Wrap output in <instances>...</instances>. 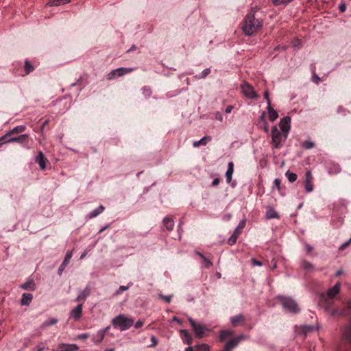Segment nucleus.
<instances>
[{
    "label": "nucleus",
    "instance_id": "obj_1",
    "mask_svg": "<svg viewBox=\"0 0 351 351\" xmlns=\"http://www.w3.org/2000/svg\"><path fill=\"white\" fill-rule=\"evenodd\" d=\"M262 27L263 21L256 16V11L254 10L247 13L242 21V30L245 36L254 35Z\"/></svg>",
    "mask_w": 351,
    "mask_h": 351
},
{
    "label": "nucleus",
    "instance_id": "obj_2",
    "mask_svg": "<svg viewBox=\"0 0 351 351\" xmlns=\"http://www.w3.org/2000/svg\"><path fill=\"white\" fill-rule=\"evenodd\" d=\"M134 319L126 317L123 314H119L112 320V324L114 328H118L121 331L129 329L134 324Z\"/></svg>",
    "mask_w": 351,
    "mask_h": 351
},
{
    "label": "nucleus",
    "instance_id": "obj_3",
    "mask_svg": "<svg viewBox=\"0 0 351 351\" xmlns=\"http://www.w3.org/2000/svg\"><path fill=\"white\" fill-rule=\"evenodd\" d=\"M277 298L280 301L283 309L287 312L296 314L300 311L297 302L292 298L284 295H278Z\"/></svg>",
    "mask_w": 351,
    "mask_h": 351
},
{
    "label": "nucleus",
    "instance_id": "obj_4",
    "mask_svg": "<svg viewBox=\"0 0 351 351\" xmlns=\"http://www.w3.org/2000/svg\"><path fill=\"white\" fill-rule=\"evenodd\" d=\"M271 144L274 149H280L282 147V143L285 142L288 136L286 133L280 132L276 125L271 128Z\"/></svg>",
    "mask_w": 351,
    "mask_h": 351
},
{
    "label": "nucleus",
    "instance_id": "obj_5",
    "mask_svg": "<svg viewBox=\"0 0 351 351\" xmlns=\"http://www.w3.org/2000/svg\"><path fill=\"white\" fill-rule=\"evenodd\" d=\"M188 320L190 323V325L193 328L194 333L197 337H203L205 335V332L208 331V328L205 325L201 323H197L192 317H189Z\"/></svg>",
    "mask_w": 351,
    "mask_h": 351
},
{
    "label": "nucleus",
    "instance_id": "obj_6",
    "mask_svg": "<svg viewBox=\"0 0 351 351\" xmlns=\"http://www.w3.org/2000/svg\"><path fill=\"white\" fill-rule=\"evenodd\" d=\"M242 93L249 99H257L258 95L255 92L254 88L247 82H243L241 85Z\"/></svg>",
    "mask_w": 351,
    "mask_h": 351
},
{
    "label": "nucleus",
    "instance_id": "obj_7",
    "mask_svg": "<svg viewBox=\"0 0 351 351\" xmlns=\"http://www.w3.org/2000/svg\"><path fill=\"white\" fill-rule=\"evenodd\" d=\"M134 71L133 68L119 67L110 71L107 76L108 80H111L117 77H121Z\"/></svg>",
    "mask_w": 351,
    "mask_h": 351
},
{
    "label": "nucleus",
    "instance_id": "obj_8",
    "mask_svg": "<svg viewBox=\"0 0 351 351\" xmlns=\"http://www.w3.org/2000/svg\"><path fill=\"white\" fill-rule=\"evenodd\" d=\"M313 176L311 171L308 170L305 173L304 189L306 193H311L313 191Z\"/></svg>",
    "mask_w": 351,
    "mask_h": 351
},
{
    "label": "nucleus",
    "instance_id": "obj_9",
    "mask_svg": "<svg viewBox=\"0 0 351 351\" xmlns=\"http://www.w3.org/2000/svg\"><path fill=\"white\" fill-rule=\"evenodd\" d=\"M244 335H241L237 337H234L225 344L224 350L225 351H232V350L234 348H236L239 343L244 339Z\"/></svg>",
    "mask_w": 351,
    "mask_h": 351
},
{
    "label": "nucleus",
    "instance_id": "obj_10",
    "mask_svg": "<svg viewBox=\"0 0 351 351\" xmlns=\"http://www.w3.org/2000/svg\"><path fill=\"white\" fill-rule=\"evenodd\" d=\"M28 138L29 135L27 134H23L18 136H12L10 141H12V143H18L27 149H29V147L27 145Z\"/></svg>",
    "mask_w": 351,
    "mask_h": 351
},
{
    "label": "nucleus",
    "instance_id": "obj_11",
    "mask_svg": "<svg viewBox=\"0 0 351 351\" xmlns=\"http://www.w3.org/2000/svg\"><path fill=\"white\" fill-rule=\"evenodd\" d=\"M83 304H79L75 308H73L69 313V318L74 320H78L82 314Z\"/></svg>",
    "mask_w": 351,
    "mask_h": 351
},
{
    "label": "nucleus",
    "instance_id": "obj_12",
    "mask_svg": "<svg viewBox=\"0 0 351 351\" xmlns=\"http://www.w3.org/2000/svg\"><path fill=\"white\" fill-rule=\"evenodd\" d=\"M73 256V251H68L65 255V257L58 269V274L61 276Z\"/></svg>",
    "mask_w": 351,
    "mask_h": 351
},
{
    "label": "nucleus",
    "instance_id": "obj_13",
    "mask_svg": "<svg viewBox=\"0 0 351 351\" xmlns=\"http://www.w3.org/2000/svg\"><path fill=\"white\" fill-rule=\"evenodd\" d=\"M291 118L289 117H283L279 122V126L282 132L287 134L290 130Z\"/></svg>",
    "mask_w": 351,
    "mask_h": 351
},
{
    "label": "nucleus",
    "instance_id": "obj_14",
    "mask_svg": "<svg viewBox=\"0 0 351 351\" xmlns=\"http://www.w3.org/2000/svg\"><path fill=\"white\" fill-rule=\"evenodd\" d=\"M78 349V346L74 343H60L57 351H77Z\"/></svg>",
    "mask_w": 351,
    "mask_h": 351
},
{
    "label": "nucleus",
    "instance_id": "obj_15",
    "mask_svg": "<svg viewBox=\"0 0 351 351\" xmlns=\"http://www.w3.org/2000/svg\"><path fill=\"white\" fill-rule=\"evenodd\" d=\"M90 294V288L87 285L83 290L80 291L79 295L75 298V302L84 301Z\"/></svg>",
    "mask_w": 351,
    "mask_h": 351
},
{
    "label": "nucleus",
    "instance_id": "obj_16",
    "mask_svg": "<svg viewBox=\"0 0 351 351\" xmlns=\"http://www.w3.org/2000/svg\"><path fill=\"white\" fill-rule=\"evenodd\" d=\"M341 289V283L337 282L332 287L330 288L327 291V295L330 298H335L339 293Z\"/></svg>",
    "mask_w": 351,
    "mask_h": 351
},
{
    "label": "nucleus",
    "instance_id": "obj_17",
    "mask_svg": "<svg viewBox=\"0 0 351 351\" xmlns=\"http://www.w3.org/2000/svg\"><path fill=\"white\" fill-rule=\"evenodd\" d=\"M46 161L47 158L42 152H40L35 158V162L38 164L40 169H44L46 167Z\"/></svg>",
    "mask_w": 351,
    "mask_h": 351
},
{
    "label": "nucleus",
    "instance_id": "obj_18",
    "mask_svg": "<svg viewBox=\"0 0 351 351\" xmlns=\"http://www.w3.org/2000/svg\"><path fill=\"white\" fill-rule=\"evenodd\" d=\"M19 287L24 290L34 291L36 289V285L33 279H28L25 283L19 285Z\"/></svg>",
    "mask_w": 351,
    "mask_h": 351
},
{
    "label": "nucleus",
    "instance_id": "obj_19",
    "mask_svg": "<svg viewBox=\"0 0 351 351\" xmlns=\"http://www.w3.org/2000/svg\"><path fill=\"white\" fill-rule=\"evenodd\" d=\"M180 336L184 341V343H187L188 345H190L192 343L193 338L191 335L189 334L187 330L182 329L180 330Z\"/></svg>",
    "mask_w": 351,
    "mask_h": 351
},
{
    "label": "nucleus",
    "instance_id": "obj_20",
    "mask_svg": "<svg viewBox=\"0 0 351 351\" xmlns=\"http://www.w3.org/2000/svg\"><path fill=\"white\" fill-rule=\"evenodd\" d=\"M343 337L348 343L351 344V316L349 324L343 329Z\"/></svg>",
    "mask_w": 351,
    "mask_h": 351
},
{
    "label": "nucleus",
    "instance_id": "obj_21",
    "mask_svg": "<svg viewBox=\"0 0 351 351\" xmlns=\"http://www.w3.org/2000/svg\"><path fill=\"white\" fill-rule=\"evenodd\" d=\"M265 112H263L261 115L259 117L258 126L260 128H263V130L266 133H268V132H269L268 123H267V121L265 120Z\"/></svg>",
    "mask_w": 351,
    "mask_h": 351
},
{
    "label": "nucleus",
    "instance_id": "obj_22",
    "mask_svg": "<svg viewBox=\"0 0 351 351\" xmlns=\"http://www.w3.org/2000/svg\"><path fill=\"white\" fill-rule=\"evenodd\" d=\"M33 300L32 293H25L22 295L21 304L22 306H29Z\"/></svg>",
    "mask_w": 351,
    "mask_h": 351
},
{
    "label": "nucleus",
    "instance_id": "obj_23",
    "mask_svg": "<svg viewBox=\"0 0 351 351\" xmlns=\"http://www.w3.org/2000/svg\"><path fill=\"white\" fill-rule=\"evenodd\" d=\"M265 218L267 219H278L279 215L271 206H268L265 213Z\"/></svg>",
    "mask_w": 351,
    "mask_h": 351
},
{
    "label": "nucleus",
    "instance_id": "obj_24",
    "mask_svg": "<svg viewBox=\"0 0 351 351\" xmlns=\"http://www.w3.org/2000/svg\"><path fill=\"white\" fill-rule=\"evenodd\" d=\"M233 172H234V164L232 162H230L228 164V169L226 172V182L228 183L231 182Z\"/></svg>",
    "mask_w": 351,
    "mask_h": 351
},
{
    "label": "nucleus",
    "instance_id": "obj_25",
    "mask_svg": "<svg viewBox=\"0 0 351 351\" xmlns=\"http://www.w3.org/2000/svg\"><path fill=\"white\" fill-rule=\"evenodd\" d=\"M210 141H211V137L210 136H205L203 138H202L200 140L194 141L193 143V146L194 147H197L200 145H206Z\"/></svg>",
    "mask_w": 351,
    "mask_h": 351
},
{
    "label": "nucleus",
    "instance_id": "obj_26",
    "mask_svg": "<svg viewBox=\"0 0 351 351\" xmlns=\"http://www.w3.org/2000/svg\"><path fill=\"white\" fill-rule=\"evenodd\" d=\"M267 109L269 120L272 122L276 121L278 117V112L276 110H274L271 106H267Z\"/></svg>",
    "mask_w": 351,
    "mask_h": 351
},
{
    "label": "nucleus",
    "instance_id": "obj_27",
    "mask_svg": "<svg viewBox=\"0 0 351 351\" xmlns=\"http://www.w3.org/2000/svg\"><path fill=\"white\" fill-rule=\"evenodd\" d=\"M163 223L167 230L171 231L174 227V221L169 217H166L163 219Z\"/></svg>",
    "mask_w": 351,
    "mask_h": 351
},
{
    "label": "nucleus",
    "instance_id": "obj_28",
    "mask_svg": "<svg viewBox=\"0 0 351 351\" xmlns=\"http://www.w3.org/2000/svg\"><path fill=\"white\" fill-rule=\"evenodd\" d=\"M105 208L104 206L102 205H100L99 206H98L97 208H96L95 209H94L93 211H91L89 214H88V217L90 219H92V218H95L97 216H98L99 214H101V213H103V211L104 210Z\"/></svg>",
    "mask_w": 351,
    "mask_h": 351
},
{
    "label": "nucleus",
    "instance_id": "obj_29",
    "mask_svg": "<svg viewBox=\"0 0 351 351\" xmlns=\"http://www.w3.org/2000/svg\"><path fill=\"white\" fill-rule=\"evenodd\" d=\"M243 321H244V317L242 314H239L230 317V322L234 326H237L241 322Z\"/></svg>",
    "mask_w": 351,
    "mask_h": 351
},
{
    "label": "nucleus",
    "instance_id": "obj_30",
    "mask_svg": "<svg viewBox=\"0 0 351 351\" xmlns=\"http://www.w3.org/2000/svg\"><path fill=\"white\" fill-rule=\"evenodd\" d=\"M70 0H49L47 5L49 6H59L69 3Z\"/></svg>",
    "mask_w": 351,
    "mask_h": 351
},
{
    "label": "nucleus",
    "instance_id": "obj_31",
    "mask_svg": "<svg viewBox=\"0 0 351 351\" xmlns=\"http://www.w3.org/2000/svg\"><path fill=\"white\" fill-rule=\"evenodd\" d=\"M58 319L56 318V317H51L50 319H49L48 320H46L45 321L42 325H41V328H47L50 326H52V325H55L58 323Z\"/></svg>",
    "mask_w": 351,
    "mask_h": 351
},
{
    "label": "nucleus",
    "instance_id": "obj_32",
    "mask_svg": "<svg viewBox=\"0 0 351 351\" xmlns=\"http://www.w3.org/2000/svg\"><path fill=\"white\" fill-rule=\"evenodd\" d=\"M232 335V332L231 330H221L219 334V339L220 341H223Z\"/></svg>",
    "mask_w": 351,
    "mask_h": 351
},
{
    "label": "nucleus",
    "instance_id": "obj_33",
    "mask_svg": "<svg viewBox=\"0 0 351 351\" xmlns=\"http://www.w3.org/2000/svg\"><path fill=\"white\" fill-rule=\"evenodd\" d=\"M300 267L305 270H313L314 267L313 264L306 260H303L300 263Z\"/></svg>",
    "mask_w": 351,
    "mask_h": 351
},
{
    "label": "nucleus",
    "instance_id": "obj_34",
    "mask_svg": "<svg viewBox=\"0 0 351 351\" xmlns=\"http://www.w3.org/2000/svg\"><path fill=\"white\" fill-rule=\"evenodd\" d=\"M25 129L26 127L25 125H18L13 128L11 130L9 131V132L11 135H12L13 134L22 133L25 130Z\"/></svg>",
    "mask_w": 351,
    "mask_h": 351
},
{
    "label": "nucleus",
    "instance_id": "obj_35",
    "mask_svg": "<svg viewBox=\"0 0 351 351\" xmlns=\"http://www.w3.org/2000/svg\"><path fill=\"white\" fill-rule=\"evenodd\" d=\"M34 68L33 65L29 62V61L25 60V64H24V70H25V74L26 75L29 74L30 73H32L34 71Z\"/></svg>",
    "mask_w": 351,
    "mask_h": 351
},
{
    "label": "nucleus",
    "instance_id": "obj_36",
    "mask_svg": "<svg viewBox=\"0 0 351 351\" xmlns=\"http://www.w3.org/2000/svg\"><path fill=\"white\" fill-rule=\"evenodd\" d=\"M12 135L8 132L6 133L4 136L0 137V146L5 144V143H12V141H10Z\"/></svg>",
    "mask_w": 351,
    "mask_h": 351
},
{
    "label": "nucleus",
    "instance_id": "obj_37",
    "mask_svg": "<svg viewBox=\"0 0 351 351\" xmlns=\"http://www.w3.org/2000/svg\"><path fill=\"white\" fill-rule=\"evenodd\" d=\"M319 329V326H315L312 325H304L302 326V331L307 334L313 330H317Z\"/></svg>",
    "mask_w": 351,
    "mask_h": 351
},
{
    "label": "nucleus",
    "instance_id": "obj_38",
    "mask_svg": "<svg viewBox=\"0 0 351 351\" xmlns=\"http://www.w3.org/2000/svg\"><path fill=\"white\" fill-rule=\"evenodd\" d=\"M285 176H287L288 180L290 182H294L298 178L297 174L295 173L291 172L290 171H287L285 173Z\"/></svg>",
    "mask_w": 351,
    "mask_h": 351
},
{
    "label": "nucleus",
    "instance_id": "obj_39",
    "mask_svg": "<svg viewBox=\"0 0 351 351\" xmlns=\"http://www.w3.org/2000/svg\"><path fill=\"white\" fill-rule=\"evenodd\" d=\"M341 169L339 165H332V167H330L328 172L329 174H337L341 171Z\"/></svg>",
    "mask_w": 351,
    "mask_h": 351
},
{
    "label": "nucleus",
    "instance_id": "obj_40",
    "mask_svg": "<svg viewBox=\"0 0 351 351\" xmlns=\"http://www.w3.org/2000/svg\"><path fill=\"white\" fill-rule=\"evenodd\" d=\"M195 351H210V347L205 343L199 344L195 346Z\"/></svg>",
    "mask_w": 351,
    "mask_h": 351
},
{
    "label": "nucleus",
    "instance_id": "obj_41",
    "mask_svg": "<svg viewBox=\"0 0 351 351\" xmlns=\"http://www.w3.org/2000/svg\"><path fill=\"white\" fill-rule=\"evenodd\" d=\"M210 69L206 68L204 70H203V71L201 73V74L196 75H195L194 77L196 79H203V78L206 77L210 74Z\"/></svg>",
    "mask_w": 351,
    "mask_h": 351
},
{
    "label": "nucleus",
    "instance_id": "obj_42",
    "mask_svg": "<svg viewBox=\"0 0 351 351\" xmlns=\"http://www.w3.org/2000/svg\"><path fill=\"white\" fill-rule=\"evenodd\" d=\"M104 336H105V334L104 333V332L101 331V330H100L97 332V334L95 335V337H97V339H95V340L94 339V341L97 343H99L103 341Z\"/></svg>",
    "mask_w": 351,
    "mask_h": 351
},
{
    "label": "nucleus",
    "instance_id": "obj_43",
    "mask_svg": "<svg viewBox=\"0 0 351 351\" xmlns=\"http://www.w3.org/2000/svg\"><path fill=\"white\" fill-rule=\"evenodd\" d=\"M303 148L306 149H310L314 147L315 143L311 141H305L302 144Z\"/></svg>",
    "mask_w": 351,
    "mask_h": 351
},
{
    "label": "nucleus",
    "instance_id": "obj_44",
    "mask_svg": "<svg viewBox=\"0 0 351 351\" xmlns=\"http://www.w3.org/2000/svg\"><path fill=\"white\" fill-rule=\"evenodd\" d=\"M239 237V233H232V234L228 239V244L232 245L236 243L237 238Z\"/></svg>",
    "mask_w": 351,
    "mask_h": 351
},
{
    "label": "nucleus",
    "instance_id": "obj_45",
    "mask_svg": "<svg viewBox=\"0 0 351 351\" xmlns=\"http://www.w3.org/2000/svg\"><path fill=\"white\" fill-rule=\"evenodd\" d=\"M142 90H143V94L146 97H149L151 96L152 90H151V88L149 87L144 86V87L142 88Z\"/></svg>",
    "mask_w": 351,
    "mask_h": 351
},
{
    "label": "nucleus",
    "instance_id": "obj_46",
    "mask_svg": "<svg viewBox=\"0 0 351 351\" xmlns=\"http://www.w3.org/2000/svg\"><path fill=\"white\" fill-rule=\"evenodd\" d=\"M159 298L160 299L163 300L166 303L169 304L171 302L173 295H164L162 294H159Z\"/></svg>",
    "mask_w": 351,
    "mask_h": 351
},
{
    "label": "nucleus",
    "instance_id": "obj_47",
    "mask_svg": "<svg viewBox=\"0 0 351 351\" xmlns=\"http://www.w3.org/2000/svg\"><path fill=\"white\" fill-rule=\"evenodd\" d=\"M351 309V300L349 301L348 302V305H347V307L343 309L341 312V315H347L350 313V310Z\"/></svg>",
    "mask_w": 351,
    "mask_h": 351
},
{
    "label": "nucleus",
    "instance_id": "obj_48",
    "mask_svg": "<svg viewBox=\"0 0 351 351\" xmlns=\"http://www.w3.org/2000/svg\"><path fill=\"white\" fill-rule=\"evenodd\" d=\"M280 183H281L280 180L279 178H276L274 180L273 189L276 188L278 191H280Z\"/></svg>",
    "mask_w": 351,
    "mask_h": 351
},
{
    "label": "nucleus",
    "instance_id": "obj_49",
    "mask_svg": "<svg viewBox=\"0 0 351 351\" xmlns=\"http://www.w3.org/2000/svg\"><path fill=\"white\" fill-rule=\"evenodd\" d=\"M130 287V285L128 286H123L121 285L119 287V289L116 291L117 295L121 294L123 291H127Z\"/></svg>",
    "mask_w": 351,
    "mask_h": 351
},
{
    "label": "nucleus",
    "instance_id": "obj_50",
    "mask_svg": "<svg viewBox=\"0 0 351 351\" xmlns=\"http://www.w3.org/2000/svg\"><path fill=\"white\" fill-rule=\"evenodd\" d=\"M202 260L206 268H209L213 266V263L210 261H209L206 256L204 257V258H202Z\"/></svg>",
    "mask_w": 351,
    "mask_h": 351
},
{
    "label": "nucleus",
    "instance_id": "obj_51",
    "mask_svg": "<svg viewBox=\"0 0 351 351\" xmlns=\"http://www.w3.org/2000/svg\"><path fill=\"white\" fill-rule=\"evenodd\" d=\"M151 342H152V343H151V345L149 346L150 347H155L158 344V339L155 336L152 335L151 337Z\"/></svg>",
    "mask_w": 351,
    "mask_h": 351
},
{
    "label": "nucleus",
    "instance_id": "obj_52",
    "mask_svg": "<svg viewBox=\"0 0 351 351\" xmlns=\"http://www.w3.org/2000/svg\"><path fill=\"white\" fill-rule=\"evenodd\" d=\"M263 96H264V99L267 100V106H271V101H270V99H269V93H268L267 90H265L264 92Z\"/></svg>",
    "mask_w": 351,
    "mask_h": 351
},
{
    "label": "nucleus",
    "instance_id": "obj_53",
    "mask_svg": "<svg viewBox=\"0 0 351 351\" xmlns=\"http://www.w3.org/2000/svg\"><path fill=\"white\" fill-rule=\"evenodd\" d=\"M252 263L253 266H262L263 263L260 261H258L255 258L252 259Z\"/></svg>",
    "mask_w": 351,
    "mask_h": 351
},
{
    "label": "nucleus",
    "instance_id": "obj_54",
    "mask_svg": "<svg viewBox=\"0 0 351 351\" xmlns=\"http://www.w3.org/2000/svg\"><path fill=\"white\" fill-rule=\"evenodd\" d=\"M351 242V238L346 242L343 243L340 247L339 250H343L346 247L348 246L350 243Z\"/></svg>",
    "mask_w": 351,
    "mask_h": 351
},
{
    "label": "nucleus",
    "instance_id": "obj_55",
    "mask_svg": "<svg viewBox=\"0 0 351 351\" xmlns=\"http://www.w3.org/2000/svg\"><path fill=\"white\" fill-rule=\"evenodd\" d=\"M143 324H144V322H143V321H141V320H138V321H137V322L135 323V324H134V328H135L136 329H138V328H141V327L143 326Z\"/></svg>",
    "mask_w": 351,
    "mask_h": 351
},
{
    "label": "nucleus",
    "instance_id": "obj_56",
    "mask_svg": "<svg viewBox=\"0 0 351 351\" xmlns=\"http://www.w3.org/2000/svg\"><path fill=\"white\" fill-rule=\"evenodd\" d=\"M312 81L315 84H318L320 82V78L317 75L314 74L312 76Z\"/></svg>",
    "mask_w": 351,
    "mask_h": 351
},
{
    "label": "nucleus",
    "instance_id": "obj_57",
    "mask_svg": "<svg viewBox=\"0 0 351 351\" xmlns=\"http://www.w3.org/2000/svg\"><path fill=\"white\" fill-rule=\"evenodd\" d=\"M304 246L307 253H311L312 252L313 247L311 246L309 244L305 243Z\"/></svg>",
    "mask_w": 351,
    "mask_h": 351
},
{
    "label": "nucleus",
    "instance_id": "obj_58",
    "mask_svg": "<svg viewBox=\"0 0 351 351\" xmlns=\"http://www.w3.org/2000/svg\"><path fill=\"white\" fill-rule=\"evenodd\" d=\"M88 337V334L87 333H82L78 335L77 339H85Z\"/></svg>",
    "mask_w": 351,
    "mask_h": 351
},
{
    "label": "nucleus",
    "instance_id": "obj_59",
    "mask_svg": "<svg viewBox=\"0 0 351 351\" xmlns=\"http://www.w3.org/2000/svg\"><path fill=\"white\" fill-rule=\"evenodd\" d=\"M219 183V178H215L213 182H212V184L211 185L213 186H217Z\"/></svg>",
    "mask_w": 351,
    "mask_h": 351
},
{
    "label": "nucleus",
    "instance_id": "obj_60",
    "mask_svg": "<svg viewBox=\"0 0 351 351\" xmlns=\"http://www.w3.org/2000/svg\"><path fill=\"white\" fill-rule=\"evenodd\" d=\"M232 109H233V106H228L226 107V108L225 109V112L228 113V114L230 113L231 111L232 110Z\"/></svg>",
    "mask_w": 351,
    "mask_h": 351
},
{
    "label": "nucleus",
    "instance_id": "obj_61",
    "mask_svg": "<svg viewBox=\"0 0 351 351\" xmlns=\"http://www.w3.org/2000/svg\"><path fill=\"white\" fill-rule=\"evenodd\" d=\"M346 9V6L344 3H341L339 5V10L341 12H345Z\"/></svg>",
    "mask_w": 351,
    "mask_h": 351
},
{
    "label": "nucleus",
    "instance_id": "obj_62",
    "mask_svg": "<svg viewBox=\"0 0 351 351\" xmlns=\"http://www.w3.org/2000/svg\"><path fill=\"white\" fill-rule=\"evenodd\" d=\"M245 226V221H241L239 223L237 227H239V229H243Z\"/></svg>",
    "mask_w": 351,
    "mask_h": 351
},
{
    "label": "nucleus",
    "instance_id": "obj_63",
    "mask_svg": "<svg viewBox=\"0 0 351 351\" xmlns=\"http://www.w3.org/2000/svg\"><path fill=\"white\" fill-rule=\"evenodd\" d=\"M185 351H195V347H192V346H188L186 349H185Z\"/></svg>",
    "mask_w": 351,
    "mask_h": 351
},
{
    "label": "nucleus",
    "instance_id": "obj_64",
    "mask_svg": "<svg viewBox=\"0 0 351 351\" xmlns=\"http://www.w3.org/2000/svg\"><path fill=\"white\" fill-rule=\"evenodd\" d=\"M343 274V271L339 269V270H337L335 273V276L337 277V276H339L340 275H341Z\"/></svg>",
    "mask_w": 351,
    "mask_h": 351
}]
</instances>
